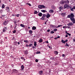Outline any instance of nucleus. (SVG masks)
Returning a JSON list of instances; mask_svg holds the SVG:
<instances>
[{
    "label": "nucleus",
    "instance_id": "obj_1",
    "mask_svg": "<svg viewBox=\"0 0 75 75\" xmlns=\"http://www.w3.org/2000/svg\"><path fill=\"white\" fill-rule=\"evenodd\" d=\"M46 7V6H45L44 5H40L38 6V8L40 9H42V8H45Z\"/></svg>",
    "mask_w": 75,
    "mask_h": 75
},
{
    "label": "nucleus",
    "instance_id": "obj_2",
    "mask_svg": "<svg viewBox=\"0 0 75 75\" xmlns=\"http://www.w3.org/2000/svg\"><path fill=\"white\" fill-rule=\"evenodd\" d=\"M69 7V5L67 4H65L64 6V9H65L67 8V9H69V8H68Z\"/></svg>",
    "mask_w": 75,
    "mask_h": 75
},
{
    "label": "nucleus",
    "instance_id": "obj_3",
    "mask_svg": "<svg viewBox=\"0 0 75 75\" xmlns=\"http://www.w3.org/2000/svg\"><path fill=\"white\" fill-rule=\"evenodd\" d=\"M45 16H46V14H43L42 16V18H40V19L42 20H44Z\"/></svg>",
    "mask_w": 75,
    "mask_h": 75
},
{
    "label": "nucleus",
    "instance_id": "obj_4",
    "mask_svg": "<svg viewBox=\"0 0 75 75\" xmlns=\"http://www.w3.org/2000/svg\"><path fill=\"white\" fill-rule=\"evenodd\" d=\"M6 10L7 11V12L11 13L10 8L9 7H6Z\"/></svg>",
    "mask_w": 75,
    "mask_h": 75
},
{
    "label": "nucleus",
    "instance_id": "obj_5",
    "mask_svg": "<svg viewBox=\"0 0 75 75\" xmlns=\"http://www.w3.org/2000/svg\"><path fill=\"white\" fill-rule=\"evenodd\" d=\"M70 20L72 21V22L73 24L75 23V19L74 18H71Z\"/></svg>",
    "mask_w": 75,
    "mask_h": 75
},
{
    "label": "nucleus",
    "instance_id": "obj_6",
    "mask_svg": "<svg viewBox=\"0 0 75 75\" xmlns=\"http://www.w3.org/2000/svg\"><path fill=\"white\" fill-rule=\"evenodd\" d=\"M61 15L62 16L64 17L65 16L67 15V13H62L61 14Z\"/></svg>",
    "mask_w": 75,
    "mask_h": 75
},
{
    "label": "nucleus",
    "instance_id": "obj_7",
    "mask_svg": "<svg viewBox=\"0 0 75 75\" xmlns=\"http://www.w3.org/2000/svg\"><path fill=\"white\" fill-rule=\"evenodd\" d=\"M70 16L71 17V18H70V19H71V18H74V14H73V13H71L70 14Z\"/></svg>",
    "mask_w": 75,
    "mask_h": 75
},
{
    "label": "nucleus",
    "instance_id": "obj_8",
    "mask_svg": "<svg viewBox=\"0 0 75 75\" xmlns=\"http://www.w3.org/2000/svg\"><path fill=\"white\" fill-rule=\"evenodd\" d=\"M73 25H74V24H73V23H72V22H70L68 24V25L70 26H71Z\"/></svg>",
    "mask_w": 75,
    "mask_h": 75
},
{
    "label": "nucleus",
    "instance_id": "obj_9",
    "mask_svg": "<svg viewBox=\"0 0 75 75\" xmlns=\"http://www.w3.org/2000/svg\"><path fill=\"white\" fill-rule=\"evenodd\" d=\"M65 3L66 4H69V1L68 0L64 1Z\"/></svg>",
    "mask_w": 75,
    "mask_h": 75
},
{
    "label": "nucleus",
    "instance_id": "obj_10",
    "mask_svg": "<svg viewBox=\"0 0 75 75\" xmlns=\"http://www.w3.org/2000/svg\"><path fill=\"white\" fill-rule=\"evenodd\" d=\"M51 16V15L50 14H47L46 15V17L47 18H49Z\"/></svg>",
    "mask_w": 75,
    "mask_h": 75
},
{
    "label": "nucleus",
    "instance_id": "obj_11",
    "mask_svg": "<svg viewBox=\"0 0 75 75\" xmlns=\"http://www.w3.org/2000/svg\"><path fill=\"white\" fill-rule=\"evenodd\" d=\"M7 24V21H5L3 23V24L4 25H6Z\"/></svg>",
    "mask_w": 75,
    "mask_h": 75
},
{
    "label": "nucleus",
    "instance_id": "obj_12",
    "mask_svg": "<svg viewBox=\"0 0 75 75\" xmlns=\"http://www.w3.org/2000/svg\"><path fill=\"white\" fill-rule=\"evenodd\" d=\"M49 12L51 13H52L54 12V10L52 9H50L49 11Z\"/></svg>",
    "mask_w": 75,
    "mask_h": 75
},
{
    "label": "nucleus",
    "instance_id": "obj_13",
    "mask_svg": "<svg viewBox=\"0 0 75 75\" xmlns=\"http://www.w3.org/2000/svg\"><path fill=\"white\" fill-rule=\"evenodd\" d=\"M21 70L22 71H23V70L24 69V66H23V65H22L21 66Z\"/></svg>",
    "mask_w": 75,
    "mask_h": 75
},
{
    "label": "nucleus",
    "instance_id": "obj_14",
    "mask_svg": "<svg viewBox=\"0 0 75 75\" xmlns=\"http://www.w3.org/2000/svg\"><path fill=\"white\" fill-rule=\"evenodd\" d=\"M36 29V27L35 26H33L32 28V30H35Z\"/></svg>",
    "mask_w": 75,
    "mask_h": 75
},
{
    "label": "nucleus",
    "instance_id": "obj_15",
    "mask_svg": "<svg viewBox=\"0 0 75 75\" xmlns=\"http://www.w3.org/2000/svg\"><path fill=\"white\" fill-rule=\"evenodd\" d=\"M28 51L27 50H26L24 51V54L26 55L28 54Z\"/></svg>",
    "mask_w": 75,
    "mask_h": 75
},
{
    "label": "nucleus",
    "instance_id": "obj_16",
    "mask_svg": "<svg viewBox=\"0 0 75 75\" xmlns=\"http://www.w3.org/2000/svg\"><path fill=\"white\" fill-rule=\"evenodd\" d=\"M43 41V40L42 39H40V40H39L38 42H39L40 43H41Z\"/></svg>",
    "mask_w": 75,
    "mask_h": 75
},
{
    "label": "nucleus",
    "instance_id": "obj_17",
    "mask_svg": "<svg viewBox=\"0 0 75 75\" xmlns=\"http://www.w3.org/2000/svg\"><path fill=\"white\" fill-rule=\"evenodd\" d=\"M7 30V29L3 28V32H6Z\"/></svg>",
    "mask_w": 75,
    "mask_h": 75
},
{
    "label": "nucleus",
    "instance_id": "obj_18",
    "mask_svg": "<svg viewBox=\"0 0 75 75\" xmlns=\"http://www.w3.org/2000/svg\"><path fill=\"white\" fill-rule=\"evenodd\" d=\"M42 15V13L40 12L38 13V16L40 17H41Z\"/></svg>",
    "mask_w": 75,
    "mask_h": 75
},
{
    "label": "nucleus",
    "instance_id": "obj_19",
    "mask_svg": "<svg viewBox=\"0 0 75 75\" xmlns=\"http://www.w3.org/2000/svg\"><path fill=\"white\" fill-rule=\"evenodd\" d=\"M59 11H61L63 9V7L62 6H61L59 8Z\"/></svg>",
    "mask_w": 75,
    "mask_h": 75
},
{
    "label": "nucleus",
    "instance_id": "obj_20",
    "mask_svg": "<svg viewBox=\"0 0 75 75\" xmlns=\"http://www.w3.org/2000/svg\"><path fill=\"white\" fill-rule=\"evenodd\" d=\"M65 3V1H62L60 2V4H63Z\"/></svg>",
    "mask_w": 75,
    "mask_h": 75
},
{
    "label": "nucleus",
    "instance_id": "obj_21",
    "mask_svg": "<svg viewBox=\"0 0 75 75\" xmlns=\"http://www.w3.org/2000/svg\"><path fill=\"white\" fill-rule=\"evenodd\" d=\"M13 71L15 73H18V71L16 69H13Z\"/></svg>",
    "mask_w": 75,
    "mask_h": 75
},
{
    "label": "nucleus",
    "instance_id": "obj_22",
    "mask_svg": "<svg viewBox=\"0 0 75 75\" xmlns=\"http://www.w3.org/2000/svg\"><path fill=\"white\" fill-rule=\"evenodd\" d=\"M34 46L35 47H37V45L36 42H34Z\"/></svg>",
    "mask_w": 75,
    "mask_h": 75
},
{
    "label": "nucleus",
    "instance_id": "obj_23",
    "mask_svg": "<svg viewBox=\"0 0 75 75\" xmlns=\"http://www.w3.org/2000/svg\"><path fill=\"white\" fill-rule=\"evenodd\" d=\"M75 9V6L74 7L71 9V10L72 11H74V9Z\"/></svg>",
    "mask_w": 75,
    "mask_h": 75
},
{
    "label": "nucleus",
    "instance_id": "obj_24",
    "mask_svg": "<svg viewBox=\"0 0 75 75\" xmlns=\"http://www.w3.org/2000/svg\"><path fill=\"white\" fill-rule=\"evenodd\" d=\"M20 25L21 26V27H23V28H24L25 27L24 25V24H20Z\"/></svg>",
    "mask_w": 75,
    "mask_h": 75
},
{
    "label": "nucleus",
    "instance_id": "obj_25",
    "mask_svg": "<svg viewBox=\"0 0 75 75\" xmlns=\"http://www.w3.org/2000/svg\"><path fill=\"white\" fill-rule=\"evenodd\" d=\"M43 71H40L39 72V74H42L43 73Z\"/></svg>",
    "mask_w": 75,
    "mask_h": 75
},
{
    "label": "nucleus",
    "instance_id": "obj_26",
    "mask_svg": "<svg viewBox=\"0 0 75 75\" xmlns=\"http://www.w3.org/2000/svg\"><path fill=\"white\" fill-rule=\"evenodd\" d=\"M58 52H57V51H55L54 52V53L55 54H56V55H57L58 54Z\"/></svg>",
    "mask_w": 75,
    "mask_h": 75
},
{
    "label": "nucleus",
    "instance_id": "obj_27",
    "mask_svg": "<svg viewBox=\"0 0 75 75\" xmlns=\"http://www.w3.org/2000/svg\"><path fill=\"white\" fill-rule=\"evenodd\" d=\"M5 5L4 4H2V8H5Z\"/></svg>",
    "mask_w": 75,
    "mask_h": 75
},
{
    "label": "nucleus",
    "instance_id": "obj_28",
    "mask_svg": "<svg viewBox=\"0 0 75 75\" xmlns=\"http://www.w3.org/2000/svg\"><path fill=\"white\" fill-rule=\"evenodd\" d=\"M29 32L30 34H32L33 33V31L32 30H30L29 31Z\"/></svg>",
    "mask_w": 75,
    "mask_h": 75
},
{
    "label": "nucleus",
    "instance_id": "obj_29",
    "mask_svg": "<svg viewBox=\"0 0 75 75\" xmlns=\"http://www.w3.org/2000/svg\"><path fill=\"white\" fill-rule=\"evenodd\" d=\"M41 11L43 13H45L46 12H47V11L45 10H41Z\"/></svg>",
    "mask_w": 75,
    "mask_h": 75
},
{
    "label": "nucleus",
    "instance_id": "obj_30",
    "mask_svg": "<svg viewBox=\"0 0 75 75\" xmlns=\"http://www.w3.org/2000/svg\"><path fill=\"white\" fill-rule=\"evenodd\" d=\"M38 13V12L37 11L35 10L34 12V13L35 14H37Z\"/></svg>",
    "mask_w": 75,
    "mask_h": 75
},
{
    "label": "nucleus",
    "instance_id": "obj_31",
    "mask_svg": "<svg viewBox=\"0 0 75 75\" xmlns=\"http://www.w3.org/2000/svg\"><path fill=\"white\" fill-rule=\"evenodd\" d=\"M52 9L54 10L55 9V6H53L52 7Z\"/></svg>",
    "mask_w": 75,
    "mask_h": 75
},
{
    "label": "nucleus",
    "instance_id": "obj_32",
    "mask_svg": "<svg viewBox=\"0 0 75 75\" xmlns=\"http://www.w3.org/2000/svg\"><path fill=\"white\" fill-rule=\"evenodd\" d=\"M61 42L62 43H63L64 44H65V41H64V40H63V39H62V40Z\"/></svg>",
    "mask_w": 75,
    "mask_h": 75
},
{
    "label": "nucleus",
    "instance_id": "obj_33",
    "mask_svg": "<svg viewBox=\"0 0 75 75\" xmlns=\"http://www.w3.org/2000/svg\"><path fill=\"white\" fill-rule=\"evenodd\" d=\"M62 26V25H59L57 27V28H59L60 27H61Z\"/></svg>",
    "mask_w": 75,
    "mask_h": 75
},
{
    "label": "nucleus",
    "instance_id": "obj_34",
    "mask_svg": "<svg viewBox=\"0 0 75 75\" xmlns=\"http://www.w3.org/2000/svg\"><path fill=\"white\" fill-rule=\"evenodd\" d=\"M33 45V44H32V43H30V44L29 45V47H32V46Z\"/></svg>",
    "mask_w": 75,
    "mask_h": 75
},
{
    "label": "nucleus",
    "instance_id": "obj_35",
    "mask_svg": "<svg viewBox=\"0 0 75 75\" xmlns=\"http://www.w3.org/2000/svg\"><path fill=\"white\" fill-rule=\"evenodd\" d=\"M57 30V29H53V31L54 32H56Z\"/></svg>",
    "mask_w": 75,
    "mask_h": 75
},
{
    "label": "nucleus",
    "instance_id": "obj_36",
    "mask_svg": "<svg viewBox=\"0 0 75 75\" xmlns=\"http://www.w3.org/2000/svg\"><path fill=\"white\" fill-rule=\"evenodd\" d=\"M71 15H68V16H67V18H71Z\"/></svg>",
    "mask_w": 75,
    "mask_h": 75
},
{
    "label": "nucleus",
    "instance_id": "obj_37",
    "mask_svg": "<svg viewBox=\"0 0 75 75\" xmlns=\"http://www.w3.org/2000/svg\"><path fill=\"white\" fill-rule=\"evenodd\" d=\"M16 30H14L13 31V33H16Z\"/></svg>",
    "mask_w": 75,
    "mask_h": 75
},
{
    "label": "nucleus",
    "instance_id": "obj_38",
    "mask_svg": "<svg viewBox=\"0 0 75 75\" xmlns=\"http://www.w3.org/2000/svg\"><path fill=\"white\" fill-rule=\"evenodd\" d=\"M51 33L52 34H53L54 33V31H53V30H52L51 32Z\"/></svg>",
    "mask_w": 75,
    "mask_h": 75
},
{
    "label": "nucleus",
    "instance_id": "obj_39",
    "mask_svg": "<svg viewBox=\"0 0 75 75\" xmlns=\"http://www.w3.org/2000/svg\"><path fill=\"white\" fill-rule=\"evenodd\" d=\"M65 46H67V47H69V45L68 44V43H66V45H65Z\"/></svg>",
    "mask_w": 75,
    "mask_h": 75
},
{
    "label": "nucleus",
    "instance_id": "obj_40",
    "mask_svg": "<svg viewBox=\"0 0 75 75\" xmlns=\"http://www.w3.org/2000/svg\"><path fill=\"white\" fill-rule=\"evenodd\" d=\"M24 42H28V40H24Z\"/></svg>",
    "mask_w": 75,
    "mask_h": 75
},
{
    "label": "nucleus",
    "instance_id": "obj_41",
    "mask_svg": "<svg viewBox=\"0 0 75 75\" xmlns=\"http://www.w3.org/2000/svg\"><path fill=\"white\" fill-rule=\"evenodd\" d=\"M26 4L30 6H31V5L29 3H27Z\"/></svg>",
    "mask_w": 75,
    "mask_h": 75
},
{
    "label": "nucleus",
    "instance_id": "obj_42",
    "mask_svg": "<svg viewBox=\"0 0 75 75\" xmlns=\"http://www.w3.org/2000/svg\"><path fill=\"white\" fill-rule=\"evenodd\" d=\"M20 16V14H17L16 15V16L17 17H19V16Z\"/></svg>",
    "mask_w": 75,
    "mask_h": 75
},
{
    "label": "nucleus",
    "instance_id": "obj_43",
    "mask_svg": "<svg viewBox=\"0 0 75 75\" xmlns=\"http://www.w3.org/2000/svg\"><path fill=\"white\" fill-rule=\"evenodd\" d=\"M48 47L50 49H52V47L51 46H48Z\"/></svg>",
    "mask_w": 75,
    "mask_h": 75
},
{
    "label": "nucleus",
    "instance_id": "obj_44",
    "mask_svg": "<svg viewBox=\"0 0 75 75\" xmlns=\"http://www.w3.org/2000/svg\"><path fill=\"white\" fill-rule=\"evenodd\" d=\"M40 53V51H39L38 52H37L36 53V54H39Z\"/></svg>",
    "mask_w": 75,
    "mask_h": 75
},
{
    "label": "nucleus",
    "instance_id": "obj_45",
    "mask_svg": "<svg viewBox=\"0 0 75 75\" xmlns=\"http://www.w3.org/2000/svg\"><path fill=\"white\" fill-rule=\"evenodd\" d=\"M2 12H3V10H0V13H2Z\"/></svg>",
    "mask_w": 75,
    "mask_h": 75
},
{
    "label": "nucleus",
    "instance_id": "obj_46",
    "mask_svg": "<svg viewBox=\"0 0 75 75\" xmlns=\"http://www.w3.org/2000/svg\"><path fill=\"white\" fill-rule=\"evenodd\" d=\"M38 62V59H36L35 60V62Z\"/></svg>",
    "mask_w": 75,
    "mask_h": 75
},
{
    "label": "nucleus",
    "instance_id": "obj_47",
    "mask_svg": "<svg viewBox=\"0 0 75 75\" xmlns=\"http://www.w3.org/2000/svg\"><path fill=\"white\" fill-rule=\"evenodd\" d=\"M32 48L33 49H36V47H34V46H33L32 47Z\"/></svg>",
    "mask_w": 75,
    "mask_h": 75
},
{
    "label": "nucleus",
    "instance_id": "obj_48",
    "mask_svg": "<svg viewBox=\"0 0 75 75\" xmlns=\"http://www.w3.org/2000/svg\"><path fill=\"white\" fill-rule=\"evenodd\" d=\"M21 59H24V57H21Z\"/></svg>",
    "mask_w": 75,
    "mask_h": 75
},
{
    "label": "nucleus",
    "instance_id": "obj_49",
    "mask_svg": "<svg viewBox=\"0 0 75 75\" xmlns=\"http://www.w3.org/2000/svg\"><path fill=\"white\" fill-rule=\"evenodd\" d=\"M67 42H68V40H66L64 41V43Z\"/></svg>",
    "mask_w": 75,
    "mask_h": 75
},
{
    "label": "nucleus",
    "instance_id": "obj_50",
    "mask_svg": "<svg viewBox=\"0 0 75 75\" xmlns=\"http://www.w3.org/2000/svg\"><path fill=\"white\" fill-rule=\"evenodd\" d=\"M50 29H49L48 30H47V32H49L50 31Z\"/></svg>",
    "mask_w": 75,
    "mask_h": 75
},
{
    "label": "nucleus",
    "instance_id": "obj_51",
    "mask_svg": "<svg viewBox=\"0 0 75 75\" xmlns=\"http://www.w3.org/2000/svg\"><path fill=\"white\" fill-rule=\"evenodd\" d=\"M67 35H69V36H71V34L69 33H68L67 34Z\"/></svg>",
    "mask_w": 75,
    "mask_h": 75
},
{
    "label": "nucleus",
    "instance_id": "obj_52",
    "mask_svg": "<svg viewBox=\"0 0 75 75\" xmlns=\"http://www.w3.org/2000/svg\"><path fill=\"white\" fill-rule=\"evenodd\" d=\"M25 46L28 47H29V45H27V44H26L25 45Z\"/></svg>",
    "mask_w": 75,
    "mask_h": 75
},
{
    "label": "nucleus",
    "instance_id": "obj_53",
    "mask_svg": "<svg viewBox=\"0 0 75 75\" xmlns=\"http://www.w3.org/2000/svg\"><path fill=\"white\" fill-rule=\"evenodd\" d=\"M68 35L66 34V36H65V37H66V38H67V37H68Z\"/></svg>",
    "mask_w": 75,
    "mask_h": 75
},
{
    "label": "nucleus",
    "instance_id": "obj_54",
    "mask_svg": "<svg viewBox=\"0 0 75 75\" xmlns=\"http://www.w3.org/2000/svg\"><path fill=\"white\" fill-rule=\"evenodd\" d=\"M69 8L70 9H71L72 8V6H69Z\"/></svg>",
    "mask_w": 75,
    "mask_h": 75
},
{
    "label": "nucleus",
    "instance_id": "obj_55",
    "mask_svg": "<svg viewBox=\"0 0 75 75\" xmlns=\"http://www.w3.org/2000/svg\"><path fill=\"white\" fill-rule=\"evenodd\" d=\"M60 38V37L59 36H57V38Z\"/></svg>",
    "mask_w": 75,
    "mask_h": 75
},
{
    "label": "nucleus",
    "instance_id": "obj_56",
    "mask_svg": "<svg viewBox=\"0 0 75 75\" xmlns=\"http://www.w3.org/2000/svg\"><path fill=\"white\" fill-rule=\"evenodd\" d=\"M65 27H66V26H63V28H65Z\"/></svg>",
    "mask_w": 75,
    "mask_h": 75
},
{
    "label": "nucleus",
    "instance_id": "obj_57",
    "mask_svg": "<svg viewBox=\"0 0 75 75\" xmlns=\"http://www.w3.org/2000/svg\"><path fill=\"white\" fill-rule=\"evenodd\" d=\"M68 29H70V28H71V27H70V26H68Z\"/></svg>",
    "mask_w": 75,
    "mask_h": 75
},
{
    "label": "nucleus",
    "instance_id": "obj_58",
    "mask_svg": "<svg viewBox=\"0 0 75 75\" xmlns=\"http://www.w3.org/2000/svg\"><path fill=\"white\" fill-rule=\"evenodd\" d=\"M14 24L16 26H17V24L16 23H14Z\"/></svg>",
    "mask_w": 75,
    "mask_h": 75
},
{
    "label": "nucleus",
    "instance_id": "obj_59",
    "mask_svg": "<svg viewBox=\"0 0 75 75\" xmlns=\"http://www.w3.org/2000/svg\"><path fill=\"white\" fill-rule=\"evenodd\" d=\"M6 16V15H2V16H4H4Z\"/></svg>",
    "mask_w": 75,
    "mask_h": 75
},
{
    "label": "nucleus",
    "instance_id": "obj_60",
    "mask_svg": "<svg viewBox=\"0 0 75 75\" xmlns=\"http://www.w3.org/2000/svg\"><path fill=\"white\" fill-rule=\"evenodd\" d=\"M63 57H64L65 56V54H63L62 55Z\"/></svg>",
    "mask_w": 75,
    "mask_h": 75
},
{
    "label": "nucleus",
    "instance_id": "obj_61",
    "mask_svg": "<svg viewBox=\"0 0 75 75\" xmlns=\"http://www.w3.org/2000/svg\"><path fill=\"white\" fill-rule=\"evenodd\" d=\"M65 33H66L67 34L68 33L67 32V31H66Z\"/></svg>",
    "mask_w": 75,
    "mask_h": 75
},
{
    "label": "nucleus",
    "instance_id": "obj_62",
    "mask_svg": "<svg viewBox=\"0 0 75 75\" xmlns=\"http://www.w3.org/2000/svg\"><path fill=\"white\" fill-rule=\"evenodd\" d=\"M54 39H55V40H57L58 38H54Z\"/></svg>",
    "mask_w": 75,
    "mask_h": 75
},
{
    "label": "nucleus",
    "instance_id": "obj_63",
    "mask_svg": "<svg viewBox=\"0 0 75 75\" xmlns=\"http://www.w3.org/2000/svg\"><path fill=\"white\" fill-rule=\"evenodd\" d=\"M18 45H20V42H18Z\"/></svg>",
    "mask_w": 75,
    "mask_h": 75
},
{
    "label": "nucleus",
    "instance_id": "obj_64",
    "mask_svg": "<svg viewBox=\"0 0 75 75\" xmlns=\"http://www.w3.org/2000/svg\"><path fill=\"white\" fill-rule=\"evenodd\" d=\"M17 23V22H16V21H14V23Z\"/></svg>",
    "mask_w": 75,
    "mask_h": 75
}]
</instances>
